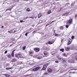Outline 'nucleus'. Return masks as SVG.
<instances>
[{
  "mask_svg": "<svg viewBox=\"0 0 77 77\" xmlns=\"http://www.w3.org/2000/svg\"><path fill=\"white\" fill-rule=\"evenodd\" d=\"M17 31V29H14L13 30H10L8 31V32L10 33H15Z\"/></svg>",
  "mask_w": 77,
  "mask_h": 77,
  "instance_id": "obj_1",
  "label": "nucleus"
},
{
  "mask_svg": "<svg viewBox=\"0 0 77 77\" xmlns=\"http://www.w3.org/2000/svg\"><path fill=\"white\" fill-rule=\"evenodd\" d=\"M39 68H40V67L39 66L33 69V71H36L38 70Z\"/></svg>",
  "mask_w": 77,
  "mask_h": 77,
  "instance_id": "obj_2",
  "label": "nucleus"
},
{
  "mask_svg": "<svg viewBox=\"0 0 77 77\" xmlns=\"http://www.w3.org/2000/svg\"><path fill=\"white\" fill-rule=\"evenodd\" d=\"M48 65V63L46 64L45 65H44L43 66V69L44 70L45 69L47 68V67Z\"/></svg>",
  "mask_w": 77,
  "mask_h": 77,
  "instance_id": "obj_3",
  "label": "nucleus"
},
{
  "mask_svg": "<svg viewBox=\"0 0 77 77\" xmlns=\"http://www.w3.org/2000/svg\"><path fill=\"white\" fill-rule=\"evenodd\" d=\"M34 50L36 52H39L40 49L38 48H34Z\"/></svg>",
  "mask_w": 77,
  "mask_h": 77,
  "instance_id": "obj_4",
  "label": "nucleus"
},
{
  "mask_svg": "<svg viewBox=\"0 0 77 77\" xmlns=\"http://www.w3.org/2000/svg\"><path fill=\"white\" fill-rule=\"evenodd\" d=\"M67 23L69 24H71V23H72V19H69L68 21H67Z\"/></svg>",
  "mask_w": 77,
  "mask_h": 77,
  "instance_id": "obj_5",
  "label": "nucleus"
},
{
  "mask_svg": "<svg viewBox=\"0 0 77 77\" xmlns=\"http://www.w3.org/2000/svg\"><path fill=\"white\" fill-rule=\"evenodd\" d=\"M44 54L45 55H48V53L47 51H45L44 52Z\"/></svg>",
  "mask_w": 77,
  "mask_h": 77,
  "instance_id": "obj_6",
  "label": "nucleus"
},
{
  "mask_svg": "<svg viewBox=\"0 0 77 77\" xmlns=\"http://www.w3.org/2000/svg\"><path fill=\"white\" fill-rule=\"evenodd\" d=\"M69 63H75V62H74V61L73 60H70V61H69Z\"/></svg>",
  "mask_w": 77,
  "mask_h": 77,
  "instance_id": "obj_7",
  "label": "nucleus"
},
{
  "mask_svg": "<svg viewBox=\"0 0 77 77\" xmlns=\"http://www.w3.org/2000/svg\"><path fill=\"white\" fill-rule=\"evenodd\" d=\"M69 48H69V47H67L65 48V50H66V51H68L69 50Z\"/></svg>",
  "mask_w": 77,
  "mask_h": 77,
  "instance_id": "obj_8",
  "label": "nucleus"
},
{
  "mask_svg": "<svg viewBox=\"0 0 77 77\" xmlns=\"http://www.w3.org/2000/svg\"><path fill=\"white\" fill-rule=\"evenodd\" d=\"M69 12H67L66 13H65L63 15L64 16H66L68 15H69Z\"/></svg>",
  "mask_w": 77,
  "mask_h": 77,
  "instance_id": "obj_9",
  "label": "nucleus"
},
{
  "mask_svg": "<svg viewBox=\"0 0 77 77\" xmlns=\"http://www.w3.org/2000/svg\"><path fill=\"white\" fill-rule=\"evenodd\" d=\"M17 59H14L12 60V62H17Z\"/></svg>",
  "mask_w": 77,
  "mask_h": 77,
  "instance_id": "obj_10",
  "label": "nucleus"
},
{
  "mask_svg": "<svg viewBox=\"0 0 77 77\" xmlns=\"http://www.w3.org/2000/svg\"><path fill=\"white\" fill-rule=\"evenodd\" d=\"M33 53V51H29V54H32Z\"/></svg>",
  "mask_w": 77,
  "mask_h": 77,
  "instance_id": "obj_11",
  "label": "nucleus"
},
{
  "mask_svg": "<svg viewBox=\"0 0 77 77\" xmlns=\"http://www.w3.org/2000/svg\"><path fill=\"white\" fill-rule=\"evenodd\" d=\"M15 56L16 57H17L18 58H19L20 57V56H19L18 54H16L15 55Z\"/></svg>",
  "mask_w": 77,
  "mask_h": 77,
  "instance_id": "obj_12",
  "label": "nucleus"
},
{
  "mask_svg": "<svg viewBox=\"0 0 77 77\" xmlns=\"http://www.w3.org/2000/svg\"><path fill=\"white\" fill-rule=\"evenodd\" d=\"M63 56H65V57H66L67 56V55L66 53H64L63 54Z\"/></svg>",
  "mask_w": 77,
  "mask_h": 77,
  "instance_id": "obj_13",
  "label": "nucleus"
},
{
  "mask_svg": "<svg viewBox=\"0 0 77 77\" xmlns=\"http://www.w3.org/2000/svg\"><path fill=\"white\" fill-rule=\"evenodd\" d=\"M57 57L58 59H60V60H62V57H58L57 56Z\"/></svg>",
  "mask_w": 77,
  "mask_h": 77,
  "instance_id": "obj_14",
  "label": "nucleus"
},
{
  "mask_svg": "<svg viewBox=\"0 0 77 77\" xmlns=\"http://www.w3.org/2000/svg\"><path fill=\"white\" fill-rule=\"evenodd\" d=\"M42 57L41 56L38 57V58L37 59H42Z\"/></svg>",
  "mask_w": 77,
  "mask_h": 77,
  "instance_id": "obj_15",
  "label": "nucleus"
},
{
  "mask_svg": "<svg viewBox=\"0 0 77 77\" xmlns=\"http://www.w3.org/2000/svg\"><path fill=\"white\" fill-rule=\"evenodd\" d=\"M41 16H42V15H41V14L40 13V14H38V18H40V17H41Z\"/></svg>",
  "mask_w": 77,
  "mask_h": 77,
  "instance_id": "obj_16",
  "label": "nucleus"
},
{
  "mask_svg": "<svg viewBox=\"0 0 77 77\" xmlns=\"http://www.w3.org/2000/svg\"><path fill=\"white\" fill-rule=\"evenodd\" d=\"M64 29L63 26H61L60 27V29H61V30H63Z\"/></svg>",
  "mask_w": 77,
  "mask_h": 77,
  "instance_id": "obj_17",
  "label": "nucleus"
},
{
  "mask_svg": "<svg viewBox=\"0 0 77 77\" xmlns=\"http://www.w3.org/2000/svg\"><path fill=\"white\" fill-rule=\"evenodd\" d=\"M11 56L12 57H14V53L12 52Z\"/></svg>",
  "mask_w": 77,
  "mask_h": 77,
  "instance_id": "obj_18",
  "label": "nucleus"
},
{
  "mask_svg": "<svg viewBox=\"0 0 77 77\" xmlns=\"http://www.w3.org/2000/svg\"><path fill=\"white\" fill-rule=\"evenodd\" d=\"M6 69H12V67H10V68H6Z\"/></svg>",
  "mask_w": 77,
  "mask_h": 77,
  "instance_id": "obj_19",
  "label": "nucleus"
},
{
  "mask_svg": "<svg viewBox=\"0 0 77 77\" xmlns=\"http://www.w3.org/2000/svg\"><path fill=\"white\" fill-rule=\"evenodd\" d=\"M48 42L49 44H53V42H51L50 41H49Z\"/></svg>",
  "mask_w": 77,
  "mask_h": 77,
  "instance_id": "obj_20",
  "label": "nucleus"
},
{
  "mask_svg": "<svg viewBox=\"0 0 77 77\" xmlns=\"http://www.w3.org/2000/svg\"><path fill=\"white\" fill-rule=\"evenodd\" d=\"M8 57H9L10 58V57H11V55L10 54H9L8 55Z\"/></svg>",
  "mask_w": 77,
  "mask_h": 77,
  "instance_id": "obj_21",
  "label": "nucleus"
},
{
  "mask_svg": "<svg viewBox=\"0 0 77 77\" xmlns=\"http://www.w3.org/2000/svg\"><path fill=\"white\" fill-rule=\"evenodd\" d=\"M60 51H62L63 52V51H64V49L63 48L61 49H60Z\"/></svg>",
  "mask_w": 77,
  "mask_h": 77,
  "instance_id": "obj_22",
  "label": "nucleus"
},
{
  "mask_svg": "<svg viewBox=\"0 0 77 77\" xmlns=\"http://www.w3.org/2000/svg\"><path fill=\"white\" fill-rule=\"evenodd\" d=\"M60 36V35L56 34H55V36Z\"/></svg>",
  "mask_w": 77,
  "mask_h": 77,
  "instance_id": "obj_23",
  "label": "nucleus"
},
{
  "mask_svg": "<svg viewBox=\"0 0 77 77\" xmlns=\"http://www.w3.org/2000/svg\"><path fill=\"white\" fill-rule=\"evenodd\" d=\"M26 46L23 47V50H25V49H26Z\"/></svg>",
  "mask_w": 77,
  "mask_h": 77,
  "instance_id": "obj_24",
  "label": "nucleus"
},
{
  "mask_svg": "<svg viewBox=\"0 0 77 77\" xmlns=\"http://www.w3.org/2000/svg\"><path fill=\"white\" fill-rule=\"evenodd\" d=\"M20 57L21 59H24V57H23L22 56H20Z\"/></svg>",
  "mask_w": 77,
  "mask_h": 77,
  "instance_id": "obj_25",
  "label": "nucleus"
},
{
  "mask_svg": "<svg viewBox=\"0 0 77 77\" xmlns=\"http://www.w3.org/2000/svg\"><path fill=\"white\" fill-rule=\"evenodd\" d=\"M42 23V20H40L39 21V23L40 24H41V23Z\"/></svg>",
  "mask_w": 77,
  "mask_h": 77,
  "instance_id": "obj_26",
  "label": "nucleus"
},
{
  "mask_svg": "<svg viewBox=\"0 0 77 77\" xmlns=\"http://www.w3.org/2000/svg\"><path fill=\"white\" fill-rule=\"evenodd\" d=\"M62 60H63V62H65L66 61L65 60V59L63 58Z\"/></svg>",
  "mask_w": 77,
  "mask_h": 77,
  "instance_id": "obj_27",
  "label": "nucleus"
},
{
  "mask_svg": "<svg viewBox=\"0 0 77 77\" xmlns=\"http://www.w3.org/2000/svg\"><path fill=\"white\" fill-rule=\"evenodd\" d=\"M27 11H28V12H29V11H30V9L29 8H27Z\"/></svg>",
  "mask_w": 77,
  "mask_h": 77,
  "instance_id": "obj_28",
  "label": "nucleus"
},
{
  "mask_svg": "<svg viewBox=\"0 0 77 77\" xmlns=\"http://www.w3.org/2000/svg\"><path fill=\"white\" fill-rule=\"evenodd\" d=\"M69 27V25H66V28H68Z\"/></svg>",
  "mask_w": 77,
  "mask_h": 77,
  "instance_id": "obj_29",
  "label": "nucleus"
},
{
  "mask_svg": "<svg viewBox=\"0 0 77 77\" xmlns=\"http://www.w3.org/2000/svg\"><path fill=\"white\" fill-rule=\"evenodd\" d=\"M5 75L7 77H9V75H8V74H5Z\"/></svg>",
  "mask_w": 77,
  "mask_h": 77,
  "instance_id": "obj_30",
  "label": "nucleus"
},
{
  "mask_svg": "<svg viewBox=\"0 0 77 77\" xmlns=\"http://www.w3.org/2000/svg\"><path fill=\"white\" fill-rule=\"evenodd\" d=\"M74 36H72V39H74Z\"/></svg>",
  "mask_w": 77,
  "mask_h": 77,
  "instance_id": "obj_31",
  "label": "nucleus"
},
{
  "mask_svg": "<svg viewBox=\"0 0 77 77\" xmlns=\"http://www.w3.org/2000/svg\"><path fill=\"white\" fill-rule=\"evenodd\" d=\"M75 20H77V15H75Z\"/></svg>",
  "mask_w": 77,
  "mask_h": 77,
  "instance_id": "obj_32",
  "label": "nucleus"
},
{
  "mask_svg": "<svg viewBox=\"0 0 77 77\" xmlns=\"http://www.w3.org/2000/svg\"><path fill=\"white\" fill-rule=\"evenodd\" d=\"M71 43H70V42H68V44H67V45H70V44H71Z\"/></svg>",
  "mask_w": 77,
  "mask_h": 77,
  "instance_id": "obj_33",
  "label": "nucleus"
},
{
  "mask_svg": "<svg viewBox=\"0 0 77 77\" xmlns=\"http://www.w3.org/2000/svg\"><path fill=\"white\" fill-rule=\"evenodd\" d=\"M51 12V11H48V14H50Z\"/></svg>",
  "mask_w": 77,
  "mask_h": 77,
  "instance_id": "obj_34",
  "label": "nucleus"
},
{
  "mask_svg": "<svg viewBox=\"0 0 77 77\" xmlns=\"http://www.w3.org/2000/svg\"><path fill=\"white\" fill-rule=\"evenodd\" d=\"M37 56H38L36 55H34L33 56V57L34 58H35V57H37Z\"/></svg>",
  "mask_w": 77,
  "mask_h": 77,
  "instance_id": "obj_35",
  "label": "nucleus"
},
{
  "mask_svg": "<svg viewBox=\"0 0 77 77\" xmlns=\"http://www.w3.org/2000/svg\"><path fill=\"white\" fill-rule=\"evenodd\" d=\"M56 63H59V61L57 60H56L55 61Z\"/></svg>",
  "mask_w": 77,
  "mask_h": 77,
  "instance_id": "obj_36",
  "label": "nucleus"
},
{
  "mask_svg": "<svg viewBox=\"0 0 77 77\" xmlns=\"http://www.w3.org/2000/svg\"><path fill=\"white\" fill-rule=\"evenodd\" d=\"M69 42L71 43V42H72V40H69Z\"/></svg>",
  "mask_w": 77,
  "mask_h": 77,
  "instance_id": "obj_37",
  "label": "nucleus"
},
{
  "mask_svg": "<svg viewBox=\"0 0 77 77\" xmlns=\"http://www.w3.org/2000/svg\"><path fill=\"white\" fill-rule=\"evenodd\" d=\"M49 72H51V69H49Z\"/></svg>",
  "mask_w": 77,
  "mask_h": 77,
  "instance_id": "obj_38",
  "label": "nucleus"
},
{
  "mask_svg": "<svg viewBox=\"0 0 77 77\" xmlns=\"http://www.w3.org/2000/svg\"><path fill=\"white\" fill-rule=\"evenodd\" d=\"M35 33H36V31H34L32 32V33H34V34H35Z\"/></svg>",
  "mask_w": 77,
  "mask_h": 77,
  "instance_id": "obj_39",
  "label": "nucleus"
},
{
  "mask_svg": "<svg viewBox=\"0 0 77 77\" xmlns=\"http://www.w3.org/2000/svg\"><path fill=\"white\" fill-rule=\"evenodd\" d=\"M21 23H23V22H24V21H23V20H20V21Z\"/></svg>",
  "mask_w": 77,
  "mask_h": 77,
  "instance_id": "obj_40",
  "label": "nucleus"
},
{
  "mask_svg": "<svg viewBox=\"0 0 77 77\" xmlns=\"http://www.w3.org/2000/svg\"><path fill=\"white\" fill-rule=\"evenodd\" d=\"M75 59H76V60H77V55H76L75 57Z\"/></svg>",
  "mask_w": 77,
  "mask_h": 77,
  "instance_id": "obj_41",
  "label": "nucleus"
},
{
  "mask_svg": "<svg viewBox=\"0 0 77 77\" xmlns=\"http://www.w3.org/2000/svg\"><path fill=\"white\" fill-rule=\"evenodd\" d=\"M8 53V51H5V53L6 54V53Z\"/></svg>",
  "mask_w": 77,
  "mask_h": 77,
  "instance_id": "obj_42",
  "label": "nucleus"
},
{
  "mask_svg": "<svg viewBox=\"0 0 77 77\" xmlns=\"http://www.w3.org/2000/svg\"><path fill=\"white\" fill-rule=\"evenodd\" d=\"M18 55H19V56H20L21 55V54L20 53H18Z\"/></svg>",
  "mask_w": 77,
  "mask_h": 77,
  "instance_id": "obj_43",
  "label": "nucleus"
},
{
  "mask_svg": "<svg viewBox=\"0 0 77 77\" xmlns=\"http://www.w3.org/2000/svg\"><path fill=\"white\" fill-rule=\"evenodd\" d=\"M27 34H28V33H26V34H25V35L26 36H27Z\"/></svg>",
  "mask_w": 77,
  "mask_h": 77,
  "instance_id": "obj_44",
  "label": "nucleus"
},
{
  "mask_svg": "<svg viewBox=\"0 0 77 77\" xmlns=\"http://www.w3.org/2000/svg\"><path fill=\"white\" fill-rule=\"evenodd\" d=\"M15 51V50H14L13 51H12V52L13 53H14V51Z\"/></svg>",
  "mask_w": 77,
  "mask_h": 77,
  "instance_id": "obj_45",
  "label": "nucleus"
},
{
  "mask_svg": "<svg viewBox=\"0 0 77 77\" xmlns=\"http://www.w3.org/2000/svg\"><path fill=\"white\" fill-rule=\"evenodd\" d=\"M2 29H3V28H4V27H3V26H2Z\"/></svg>",
  "mask_w": 77,
  "mask_h": 77,
  "instance_id": "obj_46",
  "label": "nucleus"
},
{
  "mask_svg": "<svg viewBox=\"0 0 77 77\" xmlns=\"http://www.w3.org/2000/svg\"><path fill=\"white\" fill-rule=\"evenodd\" d=\"M34 65V63H33L31 64V65Z\"/></svg>",
  "mask_w": 77,
  "mask_h": 77,
  "instance_id": "obj_47",
  "label": "nucleus"
},
{
  "mask_svg": "<svg viewBox=\"0 0 77 77\" xmlns=\"http://www.w3.org/2000/svg\"><path fill=\"white\" fill-rule=\"evenodd\" d=\"M77 70V69H72V70Z\"/></svg>",
  "mask_w": 77,
  "mask_h": 77,
  "instance_id": "obj_48",
  "label": "nucleus"
},
{
  "mask_svg": "<svg viewBox=\"0 0 77 77\" xmlns=\"http://www.w3.org/2000/svg\"><path fill=\"white\" fill-rule=\"evenodd\" d=\"M31 18H34V17H32Z\"/></svg>",
  "mask_w": 77,
  "mask_h": 77,
  "instance_id": "obj_49",
  "label": "nucleus"
},
{
  "mask_svg": "<svg viewBox=\"0 0 77 77\" xmlns=\"http://www.w3.org/2000/svg\"><path fill=\"white\" fill-rule=\"evenodd\" d=\"M53 22H54V21H53L51 23H51H53Z\"/></svg>",
  "mask_w": 77,
  "mask_h": 77,
  "instance_id": "obj_50",
  "label": "nucleus"
},
{
  "mask_svg": "<svg viewBox=\"0 0 77 77\" xmlns=\"http://www.w3.org/2000/svg\"><path fill=\"white\" fill-rule=\"evenodd\" d=\"M75 73V72H73V74H74Z\"/></svg>",
  "mask_w": 77,
  "mask_h": 77,
  "instance_id": "obj_51",
  "label": "nucleus"
},
{
  "mask_svg": "<svg viewBox=\"0 0 77 77\" xmlns=\"http://www.w3.org/2000/svg\"><path fill=\"white\" fill-rule=\"evenodd\" d=\"M24 1H27V0H23Z\"/></svg>",
  "mask_w": 77,
  "mask_h": 77,
  "instance_id": "obj_52",
  "label": "nucleus"
},
{
  "mask_svg": "<svg viewBox=\"0 0 77 77\" xmlns=\"http://www.w3.org/2000/svg\"><path fill=\"white\" fill-rule=\"evenodd\" d=\"M35 19L36 18V17H35Z\"/></svg>",
  "mask_w": 77,
  "mask_h": 77,
  "instance_id": "obj_53",
  "label": "nucleus"
},
{
  "mask_svg": "<svg viewBox=\"0 0 77 77\" xmlns=\"http://www.w3.org/2000/svg\"><path fill=\"white\" fill-rule=\"evenodd\" d=\"M70 73H71V72H70Z\"/></svg>",
  "mask_w": 77,
  "mask_h": 77,
  "instance_id": "obj_54",
  "label": "nucleus"
},
{
  "mask_svg": "<svg viewBox=\"0 0 77 77\" xmlns=\"http://www.w3.org/2000/svg\"><path fill=\"white\" fill-rule=\"evenodd\" d=\"M27 17H26V19H27Z\"/></svg>",
  "mask_w": 77,
  "mask_h": 77,
  "instance_id": "obj_55",
  "label": "nucleus"
},
{
  "mask_svg": "<svg viewBox=\"0 0 77 77\" xmlns=\"http://www.w3.org/2000/svg\"><path fill=\"white\" fill-rule=\"evenodd\" d=\"M29 33V32H28V33Z\"/></svg>",
  "mask_w": 77,
  "mask_h": 77,
  "instance_id": "obj_56",
  "label": "nucleus"
},
{
  "mask_svg": "<svg viewBox=\"0 0 77 77\" xmlns=\"http://www.w3.org/2000/svg\"><path fill=\"white\" fill-rule=\"evenodd\" d=\"M33 56L32 55L31 56Z\"/></svg>",
  "mask_w": 77,
  "mask_h": 77,
  "instance_id": "obj_57",
  "label": "nucleus"
},
{
  "mask_svg": "<svg viewBox=\"0 0 77 77\" xmlns=\"http://www.w3.org/2000/svg\"><path fill=\"white\" fill-rule=\"evenodd\" d=\"M65 76H66V75H65Z\"/></svg>",
  "mask_w": 77,
  "mask_h": 77,
  "instance_id": "obj_58",
  "label": "nucleus"
}]
</instances>
